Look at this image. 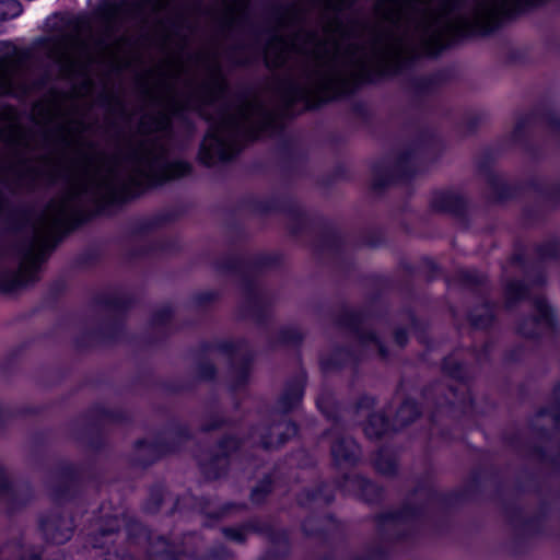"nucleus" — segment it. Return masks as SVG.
<instances>
[{
    "label": "nucleus",
    "instance_id": "obj_1",
    "mask_svg": "<svg viewBox=\"0 0 560 560\" xmlns=\"http://www.w3.org/2000/svg\"><path fill=\"white\" fill-rule=\"evenodd\" d=\"M380 0L375 11L389 27H372L366 42L336 40L329 47L316 31L299 27L267 42L265 65L282 69L291 54L300 56L277 83L285 112L295 104L313 109L353 93L361 84L400 73L415 59L438 56L454 38L492 33L503 18L524 12L529 0Z\"/></svg>",
    "mask_w": 560,
    "mask_h": 560
},
{
    "label": "nucleus",
    "instance_id": "obj_2",
    "mask_svg": "<svg viewBox=\"0 0 560 560\" xmlns=\"http://www.w3.org/2000/svg\"><path fill=\"white\" fill-rule=\"evenodd\" d=\"M183 71L184 65L177 60L173 69L160 71L155 90L145 86L144 94L156 103H165V107L140 118L141 138L127 139L110 156L77 150L68 187L31 220L25 235L13 245L19 266L14 271L0 273V291L12 293L36 282L52 249L66 234L89 219L91 208L104 210L150 187L191 173L190 163L168 160L173 118L187 110L198 113L195 90L184 98L174 95V84L168 79H179Z\"/></svg>",
    "mask_w": 560,
    "mask_h": 560
},
{
    "label": "nucleus",
    "instance_id": "obj_3",
    "mask_svg": "<svg viewBox=\"0 0 560 560\" xmlns=\"http://www.w3.org/2000/svg\"><path fill=\"white\" fill-rule=\"evenodd\" d=\"M195 91L198 115L210 121L198 154L200 162L207 166L233 159L247 143L273 131L282 116L291 114L284 110L283 103L281 108H275L257 96L242 94L235 105L222 104L217 118L212 119L207 110L225 98L228 79L202 81Z\"/></svg>",
    "mask_w": 560,
    "mask_h": 560
},
{
    "label": "nucleus",
    "instance_id": "obj_4",
    "mask_svg": "<svg viewBox=\"0 0 560 560\" xmlns=\"http://www.w3.org/2000/svg\"><path fill=\"white\" fill-rule=\"evenodd\" d=\"M318 409L334 421L332 427L326 432V435L332 439L331 456L336 465H353L358 462L361 451L357 442L349 435H346L339 425V408L332 401L329 395L323 394L316 399Z\"/></svg>",
    "mask_w": 560,
    "mask_h": 560
},
{
    "label": "nucleus",
    "instance_id": "obj_5",
    "mask_svg": "<svg viewBox=\"0 0 560 560\" xmlns=\"http://www.w3.org/2000/svg\"><path fill=\"white\" fill-rule=\"evenodd\" d=\"M420 415L417 404L410 399L405 400L396 412L393 424L383 413H372L364 425V433L370 439H378L390 429L399 430L411 423Z\"/></svg>",
    "mask_w": 560,
    "mask_h": 560
},
{
    "label": "nucleus",
    "instance_id": "obj_6",
    "mask_svg": "<svg viewBox=\"0 0 560 560\" xmlns=\"http://www.w3.org/2000/svg\"><path fill=\"white\" fill-rule=\"evenodd\" d=\"M21 51L7 42L0 43V96L24 92L19 83Z\"/></svg>",
    "mask_w": 560,
    "mask_h": 560
},
{
    "label": "nucleus",
    "instance_id": "obj_7",
    "mask_svg": "<svg viewBox=\"0 0 560 560\" xmlns=\"http://www.w3.org/2000/svg\"><path fill=\"white\" fill-rule=\"evenodd\" d=\"M298 434V427L294 422L288 421L283 416L275 415L272 423L262 428H255L249 436L250 443H258L262 448H277L289 439Z\"/></svg>",
    "mask_w": 560,
    "mask_h": 560
},
{
    "label": "nucleus",
    "instance_id": "obj_8",
    "mask_svg": "<svg viewBox=\"0 0 560 560\" xmlns=\"http://www.w3.org/2000/svg\"><path fill=\"white\" fill-rule=\"evenodd\" d=\"M241 447V442L230 436L224 438L209 458L200 459V467L208 479L220 478L230 464L231 452Z\"/></svg>",
    "mask_w": 560,
    "mask_h": 560
},
{
    "label": "nucleus",
    "instance_id": "obj_9",
    "mask_svg": "<svg viewBox=\"0 0 560 560\" xmlns=\"http://www.w3.org/2000/svg\"><path fill=\"white\" fill-rule=\"evenodd\" d=\"M220 351L228 355L232 371L235 376V382L232 385V390H236L246 384L249 375L252 355L247 351L243 342H225L220 345Z\"/></svg>",
    "mask_w": 560,
    "mask_h": 560
},
{
    "label": "nucleus",
    "instance_id": "obj_10",
    "mask_svg": "<svg viewBox=\"0 0 560 560\" xmlns=\"http://www.w3.org/2000/svg\"><path fill=\"white\" fill-rule=\"evenodd\" d=\"M340 323L355 334L362 347L373 348L383 359L387 357V350L375 332L362 330L365 324V317L362 313L346 312Z\"/></svg>",
    "mask_w": 560,
    "mask_h": 560
},
{
    "label": "nucleus",
    "instance_id": "obj_11",
    "mask_svg": "<svg viewBox=\"0 0 560 560\" xmlns=\"http://www.w3.org/2000/svg\"><path fill=\"white\" fill-rule=\"evenodd\" d=\"M420 516L418 509L405 506L396 512H388L377 516V526L380 532L388 537H398L399 532L413 524Z\"/></svg>",
    "mask_w": 560,
    "mask_h": 560
},
{
    "label": "nucleus",
    "instance_id": "obj_12",
    "mask_svg": "<svg viewBox=\"0 0 560 560\" xmlns=\"http://www.w3.org/2000/svg\"><path fill=\"white\" fill-rule=\"evenodd\" d=\"M341 491L360 497L366 502H375L382 498V489L360 475H346L338 483Z\"/></svg>",
    "mask_w": 560,
    "mask_h": 560
},
{
    "label": "nucleus",
    "instance_id": "obj_13",
    "mask_svg": "<svg viewBox=\"0 0 560 560\" xmlns=\"http://www.w3.org/2000/svg\"><path fill=\"white\" fill-rule=\"evenodd\" d=\"M40 529L46 540L61 545L71 538L73 521L59 514H51L40 521Z\"/></svg>",
    "mask_w": 560,
    "mask_h": 560
},
{
    "label": "nucleus",
    "instance_id": "obj_14",
    "mask_svg": "<svg viewBox=\"0 0 560 560\" xmlns=\"http://www.w3.org/2000/svg\"><path fill=\"white\" fill-rule=\"evenodd\" d=\"M415 161L416 153L413 150H411L399 156L395 165V170L390 174H387L383 177L380 174V171L375 170L373 187L375 189H380L398 180L409 178L413 174Z\"/></svg>",
    "mask_w": 560,
    "mask_h": 560
},
{
    "label": "nucleus",
    "instance_id": "obj_15",
    "mask_svg": "<svg viewBox=\"0 0 560 560\" xmlns=\"http://www.w3.org/2000/svg\"><path fill=\"white\" fill-rule=\"evenodd\" d=\"M534 306L536 316L518 328L520 332L528 338L539 337L545 329H549L551 326V313L547 301L544 298H537L534 301Z\"/></svg>",
    "mask_w": 560,
    "mask_h": 560
},
{
    "label": "nucleus",
    "instance_id": "obj_16",
    "mask_svg": "<svg viewBox=\"0 0 560 560\" xmlns=\"http://www.w3.org/2000/svg\"><path fill=\"white\" fill-rule=\"evenodd\" d=\"M355 0H325V9L335 12V15L326 22L324 31L328 34H338L342 37L359 36L354 27L348 28L343 25L339 14L350 9Z\"/></svg>",
    "mask_w": 560,
    "mask_h": 560
},
{
    "label": "nucleus",
    "instance_id": "obj_17",
    "mask_svg": "<svg viewBox=\"0 0 560 560\" xmlns=\"http://www.w3.org/2000/svg\"><path fill=\"white\" fill-rule=\"evenodd\" d=\"M443 371H444V373L447 376L458 381L459 384L455 388L453 386H448V393H450L451 397L447 396L443 400L442 399H438L435 401V406L439 409L443 408L444 405H446V404H450V405L455 404L458 400L457 393L459 390L463 392V393L467 390L466 384L463 383V381L465 378V375H466L465 368L453 355L447 357V358L444 359V361H443Z\"/></svg>",
    "mask_w": 560,
    "mask_h": 560
},
{
    "label": "nucleus",
    "instance_id": "obj_18",
    "mask_svg": "<svg viewBox=\"0 0 560 560\" xmlns=\"http://www.w3.org/2000/svg\"><path fill=\"white\" fill-rule=\"evenodd\" d=\"M10 171L16 177L15 187L27 191L35 190L42 177L40 168L30 164L24 158H20L18 164L11 165Z\"/></svg>",
    "mask_w": 560,
    "mask_h": 560
},
{
    "label": "nucleus",
    "instance_id": "obj_19",
    "mask_svg": "<svg viewBox=\"0 0 560 560\" xmlns=\"http://www.w3.org/2000/svg\"><path fill=\"white\" fill-rule=\"evenodd\" d=\"M150 7L151 13H159L166 7L164 0H128L124 1V19L127 21L147 22Z\"/></svg>",
    "mask_w": 560,
    "mask_h": 560
},
{
    "label": "nucleus",
    "instance_id": "obj_20",
    "mask_svg": "<svg viewBox=\"0 0 560 560\" xmlns=\"http://www.w3.org/2000/svg\"><path fill=\"white\" fill-rule=\"evenodd\" d=\"M431 208L438 212L460 215L465 209V201L462 196L454 191L440 190L432 195Z\"/></svg>",
    "mask_w": 560,
    "mask_h": 560
},
{
    "label": "nucleus",
    "instance_id": "obj_21",
    "mask_svg": "<svg viewBox=\"0 0 560 560\" xmlns=\"http://www.w3.org/2000/svg\"><path fill=\"white\" fill-rule=\"evenodd\" d=\"M305 378L303 375L289 382L283 394L279 398L278 405L283 413L296 408L304 394Z\"/></svg>",
    "mask_w": 560,
    "mask_h": 560
},
{
    "label": "nucleus",
    "instance_id": "obj_22",
    "mask_svg": "<svg viewBox=\"0 0 560 560\" xmlns=\"http://www.w3.org/2000/svg\"><path fill=\"white\" fill-rule=\"evenodd\" d=\"M4 142L15 149L28 150L32 144V133L30 129L20 124H10L2 130Z\"/></svg>",
    "mask_w": 560,
    "mask_h": 560
},
{
    "label": "nucleus",
    "instance_id": "obj_23",
    "mask_svg": "<svg viewBox=\"0 0 560 560\" xmlns=\"http://www.w3.org/2000/svg\"><path fill=\"white\" fill-rule=\"evenodd\" d=\"M136 447L139 453L150 455V458L148 459H139L140 464L143 466L150 465L162 455L173 451V448L168 447L161 440H156L154 442L138 441Z\"/></svg>",
    "mask_w": 560,
    "mask_h": 560
},
{
    "label": "nucleus",
    "instance_id": "obj_24",
    "mask_svg": "<svg viewBox=\"0 0 560 560\" xmlns=\"http://www.w3.org/2000/svg\"><path fill=\"white\" fill-rule=\"evenodd\" d=\"M375 469L382 475H393L397 469V460L387 448H381L374 457Z\"/></svg>",
    "mask_w": 560,
    "mask_h": 560
},
{
    "label": "nucleus",
    "instance_id": "obj_25",
    "mask_svg": "<svg viewBox=\"0 0 560 560\" xmlns=\"http://www.w3.org/2000/svg\"><path fill=\"white\" fill-rule=\"evenodd\" d=\"M528 289L521 281H509L504 288V298L506 307H512L516 302L527 296Z\"/></svg>",
    "mask_w": 560,
    "mask_h": 560
},
{
    "label": "nucleus",
    "instance_id": "obj_26",
    "mask_svg": "<svg viewBox=\"0 0 560 560\" xmlns=\"http://www.w3.org/2000/svg\"><path fill=\"white\" fill-rule=\"evenodd\" d=\"M124 1L107 4L102 10V16L106 22V31L113 32L115 24L124 19Z\"/></svg>",
    "mask_w": 560,
    "mask_h": 560
},
{
    "label": "nucleus",
    "instance_id": "obj_27",
    "mask_svg": "<svg viewBox=\"0 0 560 560\" xmlns=\"http://www.w3.org/2000/svg\"><path fill=\"white\" fill-rule=\"evenodd\" d=\"M494 319L493 306L486 304L481 307L480 313L475 311L469 315V320L475 328H488Z\"/></svg>",
    "mask_w": 560,
    "mask_h": 560
},
{
    "label": "nucleus",
    "instance_id": "obj_28",
    "mask_svg": "<svg viewBox=\"0 0 560 560\" xmlns=\"http://www.w3.org/2000/svg\"><path fill=\"white\" fill-rule=\"evenodd\" d=\"M249 529L253 532H264L262 528L256 526L255 522H248L245 526L242 527H224L222 533L226 538L242 544L245 541L246 533Z\"/></svg>",
    "mask_w": 560,
    "mask_h": 560
},
{
    "label": "nucleus",
    "instance_id": "obj_29",
    "mask_svg": "<svg viewBox=\"0 0 560 560\" xmlns=\"http://www.w3.org/2000/svg\"><path fill=\"white\" fill-rule=\"evenodd\" d=\"M60 130L62 136L60 137V141L66 147H78L81 145L80 135L83 131V126L81 122L75 124V126H61Z\"/></svg>",
    "mask_w": 560,
    "mask_h": 560
},
{
    "label": "nucleus",
    "instance_id": "obj_30",
    "mask_svg": "<svg viewBox=\"0 0 560 560\" xmlns=\"http://www.w3.org/2000/svg\"><path fill=\"white\" fill-rule=\"evenodd\" d=\"M22 11L18 0H0V22L18 18Z\"/></svg>",
    "mask_w": 560,
    "mask_h": 560
},
{
    "label": "nucleus",
    "instance_id": "obj_31",
    "mask_svg": "<svg viewBox=\"0 0 560 560\" xmlns=\"http://www.w3.org/2000/svg\"><path fill=\"white\" fill-rule=\"evenodd\" d=\"M460 281L468 288L485 287L486 277L476 270H463L459 272Z\"/></svg>",
    "mask_w": 560,
    "mask_h": 560
},
{
    "label": "nucleus",
    "instance_id": "obj_32",
    "mask_svg": "<svg viewBox=\"0 0 560 560\" xmlns=\"http://www.w3.org/2000/svg\"><path fill=\"white\" fill-rule=\"evenodd\" d=\"M271 491L270 477L265 478L259 485L253 489L250 499L254 503H260L265 497Z\"/></svg>",
    "mask_w": 560,
    "mask_h": 560
},
{
    "label": "nucleus",
    "instance_id": "obj_33",
    "mask_svg": "<svg viewBox=\"0 0 560 560\" xmlns=\"http://www.w3.org/2000/svg\"><path fill=\"white\" fill-rule=\"evenodd\" d=\"M280 339L284 343H298L302 340V335L299 329L290 327L280 331Z\"/></svg>",
    "mask_w": 560,
    "mask_h": 560
},
{
    "label": "nucleus",
    "instance_id": "obj_34",
    "mask_svg": "<svg viewBox=\"0 0 560 560\" xmlns=\"http://www.w3.org/2000/svg\"><path fill=\"white\" fill-rule=\"evenodd\" d=\"M299 23V15L294 11L285 12L280 14L277 19L279 27H289Z\"/></svg>",
    "mask_w": 560,
    "mask_h": 560
},
{
    "label": "nucleus",
    "instance_id": "obj_35",
    "mask_svg": "<svg viewBox=\"0 0 560 560\" xmlns=\"http://www.w3.org/2000/svg\"><path fill=\"white\" fill-rule=\"evenodd\" d=\"M207 70H208V79L206 81L214 82L215 80H219L221 78H224L222 67L218 61H212L207 63Z\"/></svg>",
    "mask_w": 560,
    "mask_h": 560
},
{
    "label": "nucleus",
    "instance_id": "obj_36",
    "mask_svg": "<svg viewBox=\"0 0 560 560\" xmlns=\"http://www.w3.org/2000/svg\"><path fill=\"white\" fill-rule=\"evenodd\" d=\"M172 316V308L170 306H163L158 310L152 318L153 325H164L168 322Z\"/></svg>",
    "mask_w": 560,
    "mask_h": 560
},
{
    "label": "nucleus",
    "instance_id": "obj_37",
    "mask_svg": "<svg viewBox=\"0 0 560 560\" xmlns=\"http://www.w3.org/2000/svg\"><path fill=\"white\" fill-rule=\"evenodd\" d=\"M199 376L203 380H211L215 374V368L212 363L205 362L199 365Z\"/></svg>",
    "mask_w": 560,
    "mask_h": 560
},
{
    "label": "nucleus",
    "instance_id": "obj_38",
    "mask_svg": "<svg viewBox=\"0 0 560 560\" xmlns=\"http://www.w3.org/2000/svg\"><path fill=\"white\" fill-rule=\"evenodd\" d=\"M12 492V486L7 478V475L0 466V495H7Z\"/></svg>",
    "mask_w": 560,
    "mask_h": 560
},
{
    "label": "nucleus",
    "instance_id": "obj_39",
    "mask_svg": "<svg viewBox=\"0 0 560 560\" xmlns=\"http://www.w3.org/2000/svg\"><path fill=\"white\" fill-rule=\"evenodd\" d=\"M105 305L107 307H110V308H114V310H120V308L127 307V301H125L120 296L115 295V296L108 299L105 302Z\"/></svg>",
    "mask_w": 560,
    "mask_h": 560
},
{
    "label": "nucleus",
    "instance_id": "obj_40",
    "mask_svg": "<svg viewBox=\"0 0 560 560\" xmlns=\"http://www.w3.org/2000/svg\"><path fill=\"white\" fill-rule=\"evenodd\" d=\"M530 124V117L526 116L524 118H521L513 131V138L516 140L521 137L523 130Z\"/></svg>",
    "mask_w": 560,
    "mask_h": 560
},
{
    "label": "nucleus",
    "instance_id": "obj_41",
    "mask_svg": "<svg viewBox=\"0 0 560 560\" xmlns=\"http://www.w3.org/2000/svg\"><path fill=\"white\" fill-rule=\"evenodd\" d=\"M374 404H375V400L373 397L363 396L359 399V401L357 404V410L358 411H361L363 409L370 410L373 408Z\"/></svg>",
    "mask_w": 560,
    "mask_h": 560
},
{
    "label": "nucleus",
    "instance_id": "obj_42",
    "mask_svg": "<svg viewBox=\"0 0 560 560\" xmlns=\"http://www.w3.org/2000/svg\"><path fill=\"white\" fill-rule=\"evenodd\" d=\"M345 364H346V362H339V361H335L332 359H327V358H322V360H320L322 369L325 372H327L331 369H335V368H341Z\"/></svg>",
    "mask_w": 560,
    "mask_h": 560
},
{
    "label": "nucleus",
    "instance_id": "obj_43",
    "mask_svg": "<svg viewBox=\"0 0 560 560\" xmlns=\"http://www.w3.org/2000/svg\"><path fill=\"white\" fill-rule=\"evenodd\" d=\"M317 500H323L324 503L327 504V503L331 502L332 497L324 495L322 492V489L317 490L315 492H312V493H307V501H317Z\"/></svg>",
    "mask_w": 560,
    "mask_h": 560
},
{
    "label": "nucleus",
    "instance_id": "obj_44",
    "mask_svg": "<svg viewBox=\"0 0 560 560\" xmlns=\"http://www.w3.org/2000/svg\"><path fill=\"white\" fill-rule=\"evenodd\" d=\"M235 506H236L235 504L229 503V504L223 505L220 509V511H218V512L206 511V513L208 515H210L211 517L220 518V517L226 515L230 512V510L235 508Z\"/></svg>",
    "mask_w": 560,
    "mask_h": 560
},
{
    "label": "nucleus",
    "instance_id": "obj_45",
    "mask_svg": "<svg viewBox=\"0 0 560 560\" xmlns=\"http://www.w3.org/2000/svg\"><path fill=\"white\" fill-rule=\"evenodd\" d=\"M228 5V11L231 15V20L234 18V13L238 7L245 4L246 0H224Z\"/></svg>",
    "mask_w": 560,
    "mask_h": 560
},
{
    "label": "nucleus",
    "instance_id": "obj_46",
    "mask_svg": "<svg viewBox=\"0 0 560 560\" xmlns=\"http://www.w3.org/2000/svg\"><path fill=\"white\" fill-rule=\"evenodd\" d=\"M395 341L399 347H404L407 343L408 337L407 331L402 328H399L395 331Z\"/></svg>",
    "mask_w": 560,
    "mask_h": 560
},
{
    "label": "nucleus",
    "instance_id": "obj_47",
    "mask_svg": "<svg viewBox=\"0 0 560 560\" xmlns=\"http://www.w3.org/2000/svg\"><path fill=\"white\" fill-rule=\"evenodd\" d=\"M152 500L154 501V506H148L147 509L151 512H154L159 509L161 502H162V494H161V491L160 490H156V491H153L152 494Z\"/></svg>",
    "mask_w": 560,
    "mask_h": 560
},
{
    "label": "nucleus",
    "instance_id": "obj_48",
    "mask_svg": "<svg viewBox=\"0 0 560 560\" xmlns=\"http://www.w3.org/2000/svg\"><path fill=\"white\" fill-rule=\"evenodd\" d=\"M444 390V387L442 384H436L434 385V387L432 389H427L424 393H423V397L425 400L429 399V397L432 395V392H439V393H442Z\"/></svg>",
    "mask_w": 560,
    "mask_h": 560
},
{
    "label": "nucleus",
    "instance_id": "obj_49",
    "mask_svg": "<svg viewBox=\"0 0 560 560\" xmlns=\"http://www.w3.org/2000/svg\"><path fill=\"white\" fill-rule=\"evenodd\" d=\"M74 60L71 59V58H67L66 62H65V68L67 69V71L71 72L74 68Z\"/></svg>",
    "mask_w": 560,
    "mask_h": 560
},
{
    "label": "nucleus",
    "instance_id": "obj_50",
    "mask_svg": "<svg viewBox=\"0 0 560 560\" xmlns=\"http://www.w3.org/2000/svg\"><path fill=\"white\" fill-rule=\"evenodd\" d=\"M220 425H221V423L218 420H215L214 422L205 425L203 430L205 431H211V430H214V429L219 428Z\"/></svg>",
    "mask_w": 560,
    "mask_h": 560
},
{
    "label": "nucleus",
    "instance_id": "obj_51",
    "mask_svg": "<svg viewBox=\"0 0 560 560\" xmlns=\"http://www.w3.org/2000/svg\"><path fill=\"white\" fill-rule=\"evenodd\" d=\"M20 560H40L39 556L37 553H32L28 557L23 556Z\"/></svg>",
    "mask_w": 560,
    "mask_h": 560
},
{
    "label": "nucleus",
    "instance_id": "obj_52",
    "mask_svg": "<svg viewBox=\"0 0 560 560\" xmlns=\"http://www.w3.org/2000/svg\"><path fill=\"white\" fill-rule=\"evenodd\" d=\"M4 210V200L2 198V195L0 194V215L2 214Z\"/></svg>",
    "mask_w": 560,
    "mask_h": 560
},
{
    "label": "nucleus",
    "instance_id": "obj_53",
    "mask_svg": "<svg viewBox=\"0 0 560 560\" xmlns=\"http://www.w3.org/2000/svg\"><path fill=\"white\" fill-rule=\"evenodd\" d=\"M84 145H85L89 150H94V149H95V143H94V142H92V141L84 143Z\"/></svg>",
    "mask_w": 560,
    "mask_h": 560
},
{
    "label": "nucleus",
    "instance_id": "obj_54",
    "mask_svg": "<svg viewBox=\"0 0 560 560\" xmlns=\"http://www.w3.org/2000/svg\"><path fill=\"white\" fill-rule=\"evenodd\" d=\"M246 63H247V62H246V60H240V61H237V65H240V66H245Z\"/></svg>",
    "mask_w": 560,
    "mask_h": 560
},
{
    "label": "nucleus",
    "instance_id": "obj_55",
    "mask_svg": "<svg viewBox=\"0 0 560 560\" xmlns=\"http://www.w3.org/2000/svg\"><path fill=\"white\" fill-rule=\"evenodd\" d=\"M343 353H345V354H347L343 350H340V351H338V352L336 353V355H337V357H341Z\"/></svg>",
    "mask_w": 560,
    "mask_h": 560
},
{
    "label": "nucleus",
    "instance_id": "obj_56",
    "mask_svg": "<svg viewBox=\"0 0 560 560\" xmlns=\"http://www.w3.org/2000/svg\"><path fill=\"white\" fill-rule=\"evenodd\" d=\"M300 503H301V504H304V503H305V501H304L303 499H300Z\"/></svg>",
    "mask_w": 560,
    "mask_h": 560
}]
</instances>
